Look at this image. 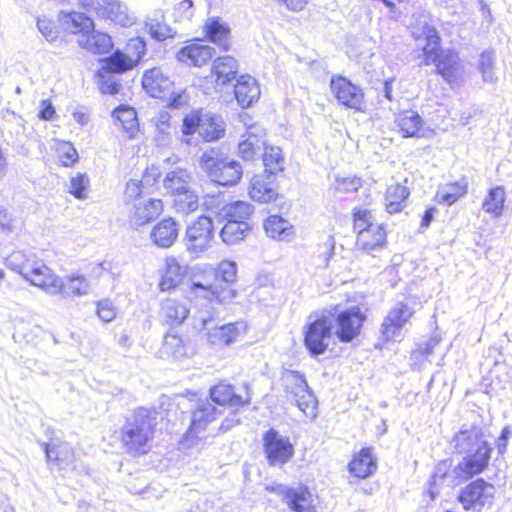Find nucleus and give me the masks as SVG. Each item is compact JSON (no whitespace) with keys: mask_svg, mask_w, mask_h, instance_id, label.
<instances>
[{"mask_svg":"<svg viewBox=\"0 0 512 512\" xmlns=\"http://www.w3.org/2000/svg\"><path fill=\"white\" fill-rule=\"evenodd\" d=\"M425 41L422 46L423 60L420 66L435 65V73L443 77L448 83L457 80L461 63L458 53L453 49H441V37L432 25L425 24L422 36L417 38Z\"/></svg>","mask_w":512,"mask_h":512,"instance_id":"f257e3e1","label":"nucleus"},{"mask_svg":"<svg viewBox=\"0 0 512 512\" xmlns=\"http://www.w3.org/2000/svg\"><path fill=\"white\" fill-rule=\"evenodd\" d=\"M157 425L156 410L140 407L126 418L120 431L122 448L132 456L149 452V441Z\"/></svg>","mask_w":512,"mask_h":512,"instance_id":"f03ea898","label":"nucleus"},{"mask_svg":"<svg viewBox=\"0 0 512 512\" xmlns=\"http://www.w3.org/2000/svg\"><path fill=\"white\" fill-rule=\"evenodd\" d=\"M199 166L212 182L225 187L236 185L243 176L240 162L218 147L205 150L200 156Z\"/></svg>","mask_w":512,"mask_h":512,"instance_id":"7ed1b4c3","label":"nucleus"},{"mask_svg":"<svg viewBox=\"0 0 512 512\" xmlns=\"http://www.w3.org/2000/svg\"><path fill=\"white\" fill-rule=\"evenodd\" d=\"M226 127L223 118L210 112L193 110L183 119L182 133L191 136L198 132L206 142L217 141L225 135Z\"/></svg>","mask_w":512,"mask_h":512,"instance_id":"20e7f679","label":"nucleus"},{"mask_svg":"<svg viewBox=\"0 0 512 512\" xmlns=\"http://www.w3.org/2000/svg\"><path fill=\"white\" fill-rule=\"evenodd\" d=\"M325 312L330 314L329 321L333 325V333L341 343H350L360 335L366 315L359 306L344 310L334 306L325 309Z\"/></svg>","mask_w":512,"mask_h":512,"instance_id":"39448f33","label":"nucleus"},{"mask_svg":"<svg viewBox=\"0 0 512 512\" xmlns=\"http://www.w3.org/2000/svg\"><path fill=\"white\" fill-rule=\"evenodd\" d=\"M285 392L291 396L307 417L313 419L317 416V399L309 387L305 375L297 370L285 369L282 373Z\"/></svg>","mask_w":512,"mask_h":512,"instance_id":"423d86ee","label":"nucleus"},{"mask_svg":"<svg viewBox=\"0 0 512 512\" xmlns=\"http://www.w3.org/2000/svg\"><path fill=\"white\" fill-rule=\"evenodd\" d=\"M83 5L93 10L98 18L123 28L137 22V16L124 0H83Z\"/></svg>","mask_w":512,"mask_h":512,"instance_id":"0eeeda50","label":"nucleus"},{"mask_svg":"<svg viewBox=\"0 0 512 512\" xmlns=\"http://www.w3.org/2000/svg\"><path fill=\"white\" fill-rule=\"evenodd\" d=\"M201 330L206 332L207 340L212 345L225 346L234 342L246 325L242 321L219 325L215 312L207 310L200 312Z\"/></svg>","mask_w":512,"mask_h":512,"instance_id":"6e6552de","label":"nucleus"},{"mask_svg":"<svg viewBox=\"0 0 512 512\" xmlns=\"http://www.w3.org/2000/svg\"><path fill=\"white\" fill-rule=\"evenodd\" d=\"M330 314L325 310L304 329V345L312 357L323 355L332 339L333 325Z\"/></svg>","mask_w":512,"mask_h":512,"instance_id":"1a4fd4ad","label":"nucleus"},{"mask_svg":"<svg viewBox=\"0 0 512 512\" xmlns=\"http://www.w3.org/2000/svg\"><path fill=\"white\" fill-rule=\"evenodd\" d=\"M207 211L219 222L247 221L253 213V206L245 201L228 202L223 194L206 196L203 202Z\"/></svg>","mask_w":512,"mask_h":512,"instance_id":"9d476101","label":"nucleus"},{"mask_svg":"<svg viewBox=\"0 0 512 512\" xmlns=\"http://www.w3.org/2000/svg\"><path fill=\"white\" fill-rule=\"evenodd\" d=\"M263 450L270 466L282 467L294 456V446L289 437L283 436L274 428L263 434Z\"/></svg>","mask_w":512,"mask_h":512,"instance_id":"9b49d317","label":"nucleus"},{"mask_svg":"<svg viewBox=\"0 0 512 512\" xmlns=\"http://www.w3.org/2000/svg\"><path fill=\"white\" fill-rule=\"evenodd\" d=\"M213 275L214 301L220 304L232 302L237 296L236 289L232 287L237 276V264L234 261L223 260L213 270Z\"/></svg>","mask_w":512,"mask_h":512,"instance_id":"f8f14e48","label":"nucleus"},{"mask_svg":"<svg viewBox=\"0 0 512 512\" xmlns=\"http://www.w3.org/2000/svg\"><path fill=\"white\" fill-rule=\"evenodd\" d=\"M494 486L478 478L464 487L458 496V501L467 511H480L486 504L490 503L494 496Z\"/></svg>","mask_w":512,"mask_h":512,"instance_id":"ddd939ff","label":"nucleus"},{"mask_svg":"<svg viewBox=\"0 0 512 512\" xmlns=\"http://www.w3.org/2000/svg\"><path fill=\"white\" fill-rule=\"evenodd\" d=\"M492 447L488 441H484L472 452L465 454L463 459L455 467L457 476L465 480L471 479L484 472L489 464Z\"/></svg>","mask_w":512,"mask_h":512,"instance_id":"4468645a","label":"nucleus"},{"mask_svg":"<svg viewBox=\"0 0 512 512\" xmlns=\"http://www.w3.org/2000/svg\"><path fill=\"white\" fill-rule=\"evenodd\" d=\"M211 213L208 216H200L195 222L187 226L185 245L191 253L205 251L213 237V220Z\"/></svg>","mask_w":512,"mask_h":512,"instance_id":"2eb2a0df","label":"nucleus"},{"mask_svg":"<svg viewBox=\"0 0 512 512\" xmlns=\"http://www.w3.org/2000/svg\"><path fill=\"white\" fill-rule=\"evenodd\" d=\"M330 89L339 104L356 111L362 110L364 92L348 78L341 75L332 76Z\"/></svg>","mask_w":512,"mask_h":512,"instance_id":"dca6fc26","label":"nucleus"},{"mask_svg":"<svg viewBox=\"0 0 512 512\" xmlns=\"http://www.w3.org/2000/svg\"><path fill=\"white\" fill-rule=\"evenodd\" d=\"M145 46V42L142 39H132L128 44V48L133 47L136 50V59H132L125 53L117 50L102 60V67L100 69L104 70V73L109 72L111 74H122L133 69L141 59L142 54H144Z\"/></svg>","mask_w":512,"mask_h":512,"instance_id":"f3484780","label":"nucleus"},{"mask_svg":"<svg viewBox=\"0 0 512 512\" xmlns=\"http://www.w3.org/2000/svg\"><path fill=\"white\" fill-rule=\"evenodd\" d=\"M266 147V131L259 125L247 127L238 143V154L246 161L258 159Z\"/></svg>","mask_w":512,"mask_h":512,"instance_id":"a211bd4d","label":"nucleus"},{"mask_svg":"<svg viewBox=\"0 0 512 512\" xmlns=\"http://www.w3.org/2000/svg\"><path fill=\"white\" fill-rule=\"evenodd\" d=\"M143 89L153 98L163 99L174 94V83L161 67H153L144 72Z\"/></svg>","mask_w":512,"mask_h":512,"instance_id":"6ab92c4d","label":"nucleus"},{"mask_svg":"<svg viewBox=\"0 0 512 512\" xmlns=\"http://www.w3.org/2000/svg\"><path fill=\"white\" fill-rule=\"evenodd\" d=\"M128 211L130 225L137 228L156 219L163 211V203L155 198L140 199L133 202Z\"/></svg>","mask_w":512,"mask_h":512,"instance_id":"aec40b11","label":"nucleus"},{"mask_svg":"<svg viewBox=\"0 0 512 512\" xmlns=\"http://www.w3.org/2000/svg\"><path fill=\"white\" fill-rule=\"evenodd\" d=\"M30 268L29 275L24 277V279L48 294L57 295L60 288L57 284L58 276L39 258Z\"/></svg>","mask_w":512,"mask_h":512,"instance_id":"412c9836","label":"nucleus"},{"mask_svg":"<svg viewBox=\"0 0 512 512\" xmlns=\"http://www.w3.org/2000/svg\"><path fill=\"white\" fill-rule=\"evenodd\" d=\"M278 185L276 178L269 174H255L250 181L249 196L259 203H269L277 199Z\"/></svg>","mask_w":512,"mask_h":512,"instance_id":"4be33fe9","label":"nucleus"},{"mask_svg":"<svg viewBox=\"0 0 512 512\" xmlns=\"http://www.w3.org/2000/svg\"><path fill=\"white\" fill-rule=\"evenodd\" d=\"M275 491L283 497V501L294 512H305L311 507L312 495L305 485L297 487L279 485Z\"/></svg>","mask_w":512,"mask_h":512,"instance_id":"5701e85b","label":"nucleus"},{"mask_svg":"<svg viewBox=\"0 0 512 512\" xmlns=\"http://www.w3.org/2000/svg\"><path fill=\"white\" fill-rule=\"evenodd\" d=\"M412 312L407 304L398 303L385 317L381 325V335L384 341H390L401 330L411 317Z\"/></svg>","mask_w":512,"mask_h":512,"instance_id":"b1692460","label":"nucleus"},{"mask_svg":"<svg viewBox=\"0 0 512 512\" xmlns=\"http://www.w3.org/2000/svg\"><path fill=\"white\" fill-rule=\"evenodd\" d=\"M40 445L48 463H53L61 468L73 463L74 449L68 442L51 439L50 442H40Z\"/></svg>","mask_w":512,"mask_h":512,"instance_id":"393cba45","label":"nucleus"},{"mask_svg":"<svg viewBox=\"0 0 512 512\" xmlns=\"http://www.w3.org/2000/svg\"><path fill=\"white\" fill-rule=\"evenodd\" d=\"M179 223L172 217L163 218L150 232L152 243L159 248H169L177 240Z\"/></svg>","mask_w":512,"mask_h":512,"instance_id":"a878e982","label":"nucleus"},{"mask_svg":"<svg viewBox=\"0 0 512 512\" xmlns=\"http://www.w3.org/2000/svg\"><path fill=\"white\" fill-rule=\"evenodd\" d=\"M348 470L350 474L361 479L373 475L377 470V459L373 455V449L366 447L355 453L348 464Z\"/></svg>","mask_w":512,"mask_h":512,"instance_id":"bb28decb","label":"nucleus"},{"mask_svg":"<svg viewBox=\"0 0 512 512\" xmlns=\"http://www.w3.org/2000/svg\"><path fill=\"white\" fill-rule=\"evenodd\" d=\"M215 54V49L202 43H191L177 52V59L187 65L201 67Z\"/></svg>","mask_w":512,"mask_h":512,"instance_id":"cd10ccee","label":"nucleus"},{"mask_svg":"<svg viewBox=\"0 0 512 512\" xmlns=\"http://www.w3.org/2000/svg\"><path fill=\"white\" fill-rule=\"evenodd\" d=\"M234 94L242 108H249L258 101L261 91L257 80L250 75H242L234 86Z\"/></svg>","mask_w":512,"mask_h":512,"instance_id":"c85d7f7f","label":"nucleus"},{"mask_svg":"<svg viewBox=\"0 0 512 512\" xmlns=\"http://www.w3.org/2000/svg\"><path fill=\"white\" fill-rule=\"evenodd\" d=\"M220 414L221 411L209 401L199 402L197 408L192 412L189 433L197 436L200 432L204 431L210 423L215 421Z\"/></svg>","mask_w":512,"mask_h":512,"instance_id":"c756f323","label":"nucleus"},{"mask_svg":"<svg viewBox=\"0 0 512 512\" xmlns=\"http://www.w3.org/2000/svg\"><path fill=\"white\" fill-rule=\"evenodd\" d=\"M59 22L66 32L72 34H79V36H83L84 34L93 32V20L82 12L61 11L59 14Z\"/></svg>","mask_w":512,"mask_h":512,"instance_id":"7c9ffc66","label":"nucleus"},{"mask_svg":"<svg viewBox=\"0 0 512 512\" xmlns=\"http://www.w3.org/2000/svg\"><path fill=\"white\" fill-rule=\"evenodd\" d=\"M154 126V140L158 146L166 147L172 142V135L176 133V126L171 122V115L166 110L159 111L152 119Z\"/></svg>","mask_w":512,"mask_h":512,"instance_id":"2f4dec72","label":"nucleus"},{"mask_svg":"<svg viewBox=\"0 0 512 512\" xmlns=\"http://www.w3.org/2000/svg\"><path fill=\"white\" fill-rule=\"evenodd\" d=\"M149 35L156 41H164L176 36L177 32L165 21L164 13L161 9L154 10L145 21Z\"/></svg>","mask_w":512,"mask_h":512,"instance_id":"473e14b6","label":"nucleus"},{"mask_svg":"<svg viewBox=\"0 0 512 512\" xmlns=\"http://www.w3.org/2000/svg\"><path fill=\"white\" fill-rule=\"evenodd\" d=\"M484 441L483 431L479 426L460 430L453 439L456 452L464 455L477 449Z\"/></svg>","mask_w":512,"mask_h":512,"instance_id":"72a5a7b5","label":"nucleus"},{"mask_svg":"<svg viewBox=\"0 0 512 512\" xmlns=\"http://www.w3.org/2000/svg\"><path fill=\"white\" fill-rule=\"evenodd\" d=\"M79 46L94 54H106L113 48L111 37L104 32L95 31L79 36L77 40Z\"/></svg>","mask_w":512,"mask_h":512,"instance_id":"f704fd0d","label":"nucleus"},{"mask_svg":"<svg viewBox=\"0 0 512 512\" xmlns=\"http://www.w3.org/2000/svg\"><path fill=\"white\" fill-rule=\"evenodd\" d=\"M187 267L180 265L174 257H167L165 269L159 282V288L162 291H168L176 288L184 279Z\"/></svg>","mask_w":512,"mask_h":512,"instance_id":"c9c22d12","label":"nucleus"},{"mask_svg":"<svg viewBox=\"0 0 512 512\" xmlns=\"http://www.w3.org/2000/svg\"><path fill=\"white\" fill-rule=\"evenodd\" d=\"M211 400L220 406L241 407L247 404L250 399H243L242 396L235 393L232 385L219 383L210 389Z\"/></svg>","mask_w":512,"mask_h":512,"instance_id":"e433bc0d","label":"nucleus"},{"mask_svg":"<svg viewBox=\"0 0 512 512\" xmlns=\"http://www.w3.org/2000/svg\"><path fill=\"white\" fill-rule=\"evenodd\" d=\"M160 316L168 325L178 326L189 316V309L178 300L166 299L161 302Z\"/></svg>","mask_w":512,"mask_h":512,"instance_id":"4c0bfd02","label":"nucleus"},{"mask_svg":"<svg viewBox=\"0 0 512 512\" xmlns=\"http://www.w3.org/2000/svg\"><path fill=\"white\" fill-rule=\"evenodd\" d=\"M37 260L38 257L33 252L16 250L5 257L4 264L8 269L20 274L24 278L29 275L30 267Z\"/></svg>","mask_w":512,"mask_h":512,"instance_id":"58836bf2","label":"nucleus"},{"mask_svg":"<svg viewBox=\"0 0 512 512\" xmlns=\"http://www.w3.org/2000/svg\"><path fill=\"white\" fill-rule=\"evenodd\" d=\"M386 243V231L383 225L372 226L370 229L359 233L356 244L359 249L372 252L384 247Z\"/></svg>","mask_w":512,"mask_h":512,"instance_id":"ea45409f","label":"nucleus"},{"mask_svg":"<svg viewBox=\"0 0 512 512\" xmlns=\"http://www.w3.org/2000/svg\"><path fill=\"white\" fill-rule=\"evenodd\" d=\"M186 297L195 305L204 306L214 302L213 282L192 280L185 290Z\"/></svg>","mask_w":512,"mask_h":512,"instance_id":"a19ab883","label":"nucleus"},{"mask_svg":"<svg viewBox=\"0 0 512 512\" xmlns=\"http://www.w3.org/2000/svg\"><path fill=\"white\" fill-rule=\"evenodd\" d=\"M238 72V62L232 56H222L214 60L212 73L216 76V82L226 85L233 80Z\"/></svg>","mask_w":512,"mask_h":512,"instance_id":"79ce46f5","label":"nucleus"},{"mask_svg":"<svg viewBox=\"0 0 512 512\" xmlns=\"http://www.w3.org/2000/svg\"><path fill=\"white\" fill-rule=\"evenodd\" d=\"M205 33L209 41L218 45V47L227 51L230 48V29L217 18H211L205 25Z\"/></svg>","mask_w":512,"mask_h":512,"instance_id":"37998d69","label":"nucleus"},{"mask_svg":"<svg viewBox=\"0 0 512 512\" xmlns=\"http://www.w3.org/2000/svg\"><path fill=\"white\" fill-rule=\"evenodd\" d=\"M264 166L263 174L276 176L285 169V159L282 150L276 146H266L261 154Z\"/></svg>","mask_w":512,"mask_h":512,"instance_id":"c03bdc74","label":"nucleus"},{"mask_svg":"<svg viewBox=\"0 0 512 512\" xmlns=\"http://www.w3.org/2000/svg\"><path fill=\"white\" fill-rule=\"evenodd\" d=\"M60 288L57 294L63 297L77 296L81 297L89 293L90 284L83 275H72L67 277L66 281L58 277Z\"/></svg>","mask_w":512,"mask_h":512,"instance_id":"a18cd8bd","label":"nucleus"},{"mask_svg":"<svg viewBox=\"0 0 512 512\" xmlns=\"http://www.w3.org/2000/svg\"><path fill=\"white\" fill-rule=\"evenodd\" d=\"M191 179V174L186 169L177 168L165 175L163 187L167 194L175 196L189 188L188 185Z\"/></svg>","mask_w":512,"mask_h":512,"instance_id":"49530a36","label":"nucleus"},{"mask_svg":"<svg viewBox=\"0 0 512 512\" xmlns=\"http://www.w3.org/2000/svg\"><path fill=\"white\" fill-rule=\"evenodd\" d=\"M396 122L404 137L420 136L423 120L417 112L406 110L398 115Z\"/></svg>","mask_w":512,"mask_h":512,"instance_id":"de8ad7c7","label":"nucleus"},{"mask_svg":"<svg viewBox=\"0 0 512 512\" xmlns=\"http://www.w3.org/2000/svg\"><path fill=\"white\" fill-rule=\"evenodd\" d=\"M250 229L247 221H226L220 231V237L227 245H234L243 240Z\"/></svg>","mask_w":512,"mask_h":512,"instance_id":"09e8293b","label":"nucleus"},{"mask_svg":"<svg viewBox=\"0 0 512 512\" xmlns=\"http://www.w3.org/2000/svg\"><path fill=\"white\" fill-rule=\"evenodd\" d=\"M505 200L506 193L504 187L496 186L488 191L482 203V209L494 218H498L503 213Z\"/></svg>","mask_w":512,"mask_h":512,"instance_id":"8fccbe9b","label":"nucleus"},{"mask_svg":"<svg viewBox=\"0 0 512 512\" xmlns=\"http://www.w3.org/2000/svg\"><path fill=\"white\" fill-rule=\"evenodd\" d=\"M407 187L396 184L388 187L385 194L386 210L390 214L398 213L404 208V202L409 196Z\"/></svg>","mask_w":512,"mask_h":512,"instance_id":"3c124183","label":"nucleus"},{"mask_svg":"<svg viewBox=\"0 0 512 512\" xmlns=\"http://www.w3.org/2000/svg\"><path fill=\"white\" fill-rule=\"evenodd\" d=\"M264 229L269 237L284 240L292 233L293 226L283 217L271 215L265 220Z\"/></svg>","mask_w":512,"mask_h":512,"instance_id":"603ef678","label":"nucleus"},{"mask_svg":"<svg viewBox=\"0 0 512 512\" xmlns=\"http://www.w3.org/2000/svg\"><path fill=\"white\" fill-rule=\"evenodd\" d=\"M113 115L129 138L134 137L138 131V118L135 109L122 105L114 110Z\"/></svg>","mask_w":512,"mask_h":512,"instance_id":"864d4df0","label":"nucleus"},{"mask_svg":"<svg viewBox=\"0 0 512 512\" xmlns=\"http://www.w3.org/2000/svg\"><path fill=\"white\" fill-rule=\"evenodd\" d=\"M467 193V182L464 180L450 183L440 188L436 194L439 203L452 205Z\"/></svg>","mask_w":512,"mask_h":512,"instance_id":"5fc2aeb1","label":"nucleus"},{"mask_svg":"<svg viewBox=\"0 0 512 512\" xmlns=\"http://www.w3.org/2000/svg\"><path fill=\"white\" fill-rule=\"evenodd\" d=\"M496 65V54L493 49L484 50L478 60V69L482 74L484 82L495 83L498 77L494 73Z\"/></svg>","mask_w":512,"mask_h":512,"instance_id":"6e6d98bb","label":"nucleus"},{"mask_svg":"<svg viewBox=\"0 0 512 512\" xmlns=\"http://www.w3.org/2000/svg\"><path fill=\"white\" fill-rule=\"evenodd\" d=\"M174 206L178 212L188 214L198 209V196L189 188L174 196Z\"/></svg>","mask_w":512,"mask_h":512,"instance_id":"4d7b16f0","label":"nucleus"},{"mask_svg":"<svg viewBox=\"0 0 512 512\" xmlns=\"http://www.w3.org/2000/svg\"><path fill=\"white\" fill-rule=\"evenodd\" d=\"M163 351L176 359H180L186 355V347L183 340L179 336L173 334H167L165 336Z\"/></svg>","mask_w":512,"mask_h":512,"instance_id":"13d9d810","label":"nucleus"},{"mask_svg":"<svg viewBox=\"0 0 512 512\" xmlns=\"http://www.w3.org/2000/svg\"><path fill=\"white\" fill-rule=\"evenodd\" d=\"M145 190L141 187L138 179H130L127 181L124 190V202L127 206L133 204L140 199H146Z\"/></svg>","mask_w":512,"mask_h":512,"instance_id":"bf43d9fd","label":"nucleus"},{"mask_svg":"<svg viewBox=\"0 0 512 512\" xmlns=\"http://www.w3.org/2000/svg\"><path fill=\"white\" fill-rule=\"evenodd\" d=\"M89 187V178L86 174L78 173L70 180L69 192L77 199H85Z\"/></svg>","mask_w":512,"mask_h":512,"instance_id":"052dcab7","label":"nucleus"},{"mask_svg":"<svg viewBox=\"0 0 512 512\" xmlns=\"http://www.w3.org/2000/svg\"><path fill=\"white\" fill-rule=\"evenodd\" d=\"M160 175L161 173L159 168L152 166L147 168L142 178L138 180L143 190H145L146 195H149L156 190Z\"/></svg>","mask_w":512,"mask_h":512,"instance_id":"680f3d73","label":"nucleus"},{"mask_svg":"<svg viewBox=\"0 0 512 512\" xmlns=\"http://www.w3.org/2000/svg\"><path fill=\"white\" fill-rule=\"evenodd\" d=\"M98 76L99 88L103 94L114 95L119 92L120 85L117 82L116 78L113 76V74L109 72L104 73V70L100 69L98 71Z\"/></svg>","mask_w":512,"mask_h":512,"instance_id":"e2e57ef3","label":"nucleus"},{"mask_svg":"<svg viewBox=\"0 0 512 512\" xmlns=\"http://www.w3.org/2000/svg\"><path fill=\"white\" fill-rule=\"evenodd\" d=\"M373 217L370 211L368 210H356L354 212V230L357 232V236L359 233L370 229L372 226H378L379 224L373 223Z\"/></svg>","mask_w":512,"mask_h":512,"instance_id":"0e129e2a","label":"nucleus"},{"mask_svg":"<svg viewBox=\"0 0 512 512\" xmlns=\"http://www.w3.org/2000/svg\"><path fill=\"white\" fill-rule=\"evenodd\" d=\"M37 28L48 42L52 43L57 40L58 30L56 29L53 21L47 18H38Z\"/></svg>","mask_w":512,"mask_h":512,"instance_id":"69168bd1","label":"nucleus"},{"mask_svg":"<svg viewBox=\"0 0 512 512\" xmlns=\"http://www.w3.org/2000/svg\"><path fill=\"white\" fill-rule=\"evenodd\" d=\"M193 14L192 0H180L174 6V16L177 21L190 20Z\"/></svg>","mask_w":512,"mask_h":512,"instance_id":"338daca9","label":"nucleus"},{"mask_svg":"<svg viewBox=\"0 0 512 512\" xmlns=\"http://www.w3.org/2000/svg\"><path fill=\"white\" fill-rule=\"evenodd\" d=\"M362 185V181L358 177H344L336 179L335 189L339 192L348 193L357 191Z\"/></svg>","mask_w":512,"mask_h":512,"instance_id":"774afa93","label":"nucleus"}]
</instances>
